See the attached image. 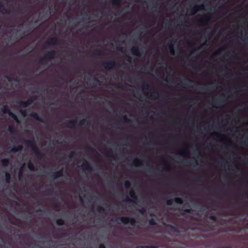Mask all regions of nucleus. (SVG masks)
<instances>
[{
  "mask_svg": "<svg viewBox=\"0 0 248 248\" xmlns=\"http://www.w3.org/2000/svg\"><path fill=\"white\" fill-rule=\"evenodd\" d=\"M25 143L27 146L31 148L35 157L37 159L42 160L44 157V154L39 151L34 139L26 140Z\"/></svg>",
  "mask_w": 248,
  "mask_h": 248,
  "instance_id": "1",
  "label": "nucleus"
},
{
  "mask_svg": "<svg viewBox=\"0 0 248 248\" xmlns=\"http://www.w3.org/2000/svg\"><path fill=\"white\" fill-rule=\"evenodd\" d=\"M56 52L54 50L47 52L44 57L41 58L38 62L41 65L46 64V62H50L55 58Z\"/></svg>",
  "mask_w": 248,
  "mask_h": 248,
  "instance_id": "2",
  "label": "nucleus"
},
{
  "mask_svg": "<svg viewBox=\"0 0 248 248\" xmlns=\"http://www.w3.org/2000/svg\"><path fill=\"white\" fill-rule=\"evenodd\" d=\"M118 220H120L121 223L124 224H127L129 223L132 226H135L136 225V221L133 217H118L116 218L115 221H118Z\"/></svg>",
  "mask_w": 248,
  "mask_h": 248,
  "instance_id": "3",
  "label": "nucleus"
},
{
  "mask_svg": "<svg viewBox=\"0 0 248 248\" xmlns=\"http://www.w3.org/2000/svg\"><path fill=\"white\" fill-rule=\"evenodd\" d=\"M35 97H32L28 99L26 101L19 100L17 101L16 103L20 107L27 108L28 106L31 105L33 103V101L35 100Z\"/></svg>",
  "mask_w": 248,
  "mask_h": 248,
  "instance_id": "4",
  "label": "nucleus"
},
{
  "mask_svg": "<svg viewBox=\"0 0 248 248\" xmlns=\"http://www.w3.org/2000/svg\"><path fill=\"white\" fill-rule=\"evenodd\" d=\"M117 63L114 60L104 62L102 63V66L106 70H110L117 66Z\"/></svg>",
  "mask_w": 248,
  "mask_h": 248,
  "instance_id": "5",
  "label": "nucleus"
},
{
  "mask_svg": "<svg viewBox=\"0 0 248 248\" xmlns=\"http://www.w3.org/2000/svg\"><path fill=\"white\" fill-rule=\"evenodd\" d=\"M63 170L62 169L59 170L54 172H51L48 173L49 176L50 178L53 180L56 179L58 178L61 177L63 175Z\"/></svg>",
  "mask_w": 248,
  "mask_h": 248,
  "instance_id": "6",
  "label": "nucleus"
},
{
  "mask_svg": "<svg viewBox=\"0 0 248 248\" xmlns=\"http://www.w3.org/2000/svg\"><path fill=\"white\" fill-rule=\"evenodd\" d=\"M60 44V40L57 37H51L48 39L46 44L48 46L57 45Z\"/></svg>",
  "mask_w": 248,
  "mask_h": 248,
  "instance_id": "7",
  "label": "nucleus"
},
{
  "mask_svg": "<svg viewBox=\"0 0 248 248\" xmlns=\"http://www.w3.org/2000/svg\"><path fill=\"white\" fill-rule=\"evenodd\" d=\"M203 8L204 5L203 4L201 5H195L191 8V14L194 15L198 11V10L203 9Z\"/></svg>",
  "mask_w": 248,
  "mask_h": 248,
  "instance_id": "8",
  "label": "nucleus"
},
{
  "mask_svg": "<svg viewBox=\"0 0 248 248\" xmlns=\"http://www.w3.org/2000/svg\"><path fill=\"white\" fill-rule=\"evenodd\" d=\"M77 123L78 122L77 120L68 121H66L65 123H64V124H67V127L71 128L75 127L77 124Z\"/></svg>",
  "mask_w": 248,
  "mask_h": 248,
  "instance_id": "9",
  "label": "nucleus"
},
{
  "mask_svg": "<svg viewBox=\"0 0 248 248\" xmlns=\"http://www.w3.org/2000/svg\"><path fill=\"white\" fill-rule=\"evenodd\" d=\"M82 167L83 169L85 170H87L90 171L93 170V168L91 167L90 164L86 160H84L83 163L82 165Z\"/></svg>",
  "mask_w": 248,
  "mask_h": 248,
  "instance_id": "10",
  "label": "nucleus"
},
{
  "mask_svg": "<svg viewBox=\"0 0 248 248\" xmlns=\"http://www.w3.org/2000/svg\"><path fill=\"white\" fill-rule=\"evenodd\" d=\"M30 116L39 122L42 123L44 122L43 121L42 119L39 116L38 113L35 112H32L30 114Z\"/></svg>",
  "mask_w": 248,
  "mask_h": 248,
  "instance_id": "11",
  "label": "nucleus"
},
{
  "mask_svg": "<svg viewBox=\"0 0 248 248\" xmlns=\"http://www.w3.org/2000/svg\"><path fill=\"white\" fill-rule=\"evenodd\" d=\"M23 149L22 145H19L17 146L13 147L9 152V153H14L17 152L21 151Z\"/></svg>",
  "mask_w": 248,
  "mask_h": 248,
  "instance_id": "12",
  "label": "nucleus"
},
{
  "mask_svg": "<svg viewBox=\"0 0 248 248\" xmlns=\"http://www.w3.org/2000/svg\"><path fill=\"white\" fill-rule=\"evenodd\" d=\"M131 53L137 56H140V48L138 46H133L131 49Z\"/></svg>",
  "mask_w": 248,
  "mask_h": 248,
  "instance_id": "13",
  "label": "nucleus"
},
{
  "mask_svg": "<svg viewBox=\"0 0 248 248\" xmlns=\"http://www.w3.org/2000/svg\"><path fill=\"white\" fill-rule=\"evenodd\" d=\"M211 18V16L208 15H204L202 17L200 18L198 20V21L201 23H204L205 22H207Z\"/></svg>",
  "mask_w": 248,
  "mask_h": 248,
  "instance_id": "14",
  "label": "nucleus"
},
{
  "mask_svg": "<svg viewBox=\"0 0 248 248\" xmlns=\"http://www.w3.org/2000/svg\"><path fill=\"white\" fill-rule=\"evenodd\" d=\"M0 12L2 14H7L10 13V11L4 7L2 3L0 1Z\"/></svg>",
  "mask_w": 248,
  "mask_h": 248,
  "instance_id": "15",
  "label": "nucleus"
},
{
  "mask_svg": "<svg viewBox=\"0 0 248 248\" xmlns=\"http://www.w3.org/2000/svg\"><path fill=\"white\" fill-rule=\"evenodd\" d=\"M28 6L26 5H22L16 9V11L19 13H23L27 11Z\"/></svg>",
  "mask_w": 248,
  "mask_h": 248,
  "instance_id": "16",
  "label": "nucleus"
},
{
  "mask_svg": "<svg viewBox=\"0 0 248 248\" xmlns=\"http://www.w3.org/2000/svg\"><path fill=\"white\" fill-rule=\"evenodd\" d=\"M168 46H169L170 52L173 54L174 53V43L172 40L170 41V42L168 43Z\"/></svg>",
  "mask_w": 248,
  "mask_h": 248,
  "instance_id": "17",
  "label": "nucleus"
},
{
  "mask_svg": "<svg viewBox=\"0 0 248 248\" xmlns=\"http://www.w3.org/2000/svg\"><path fill=\"white\" fill-rule=\"evenodd\" d=\"M1 111L4 114H8L9 115L10 113L11 112L9 107L7 105H5L2 108H1Z\"/></svg>",
  "mask_w": 248,
  "mask_h": 248,
  "instance_id": "18",
  "label": "nucleus"
},
{
  "mask_svg": "<svg viewBox=\"0 0 248 248\" xmlns=\"http://www.w3.org/2000/svg\"><path fill=\"white\" fill-rule=\"evenodd\" d=\"M0 163L4 166H8L10 163V159L8 158L2 159L0 160Z\"/></svg>",
  "mask_w": 248,
  "mask_h": 248,
  "instance_id": "19",
  "label": "nucleus"
},
{
  "mask_svg": "<svg viewBox=\"0 0 248 248\" xmlns=\"http://www.w3.org/2000/svg\"><path fill=\"white\" fill-rule=\"evenodd\" d=\"M11 180V175L9 172H5V181L7 184H9Z\"/></svg>",
  "mask_w": 248,
  "mask_h": 248,
  "instance_id": "20",
  "label": "nucleus"
},
{
  "mask_svg": "<svg viewBox=\"0 0 248 248\" xmlns=\"http://www.w3.org/2000/svg\"><path fill=\"white\" fill-rule=\"evenodd\" d=\"M6 78L9 82H12V81H18V78L17 77H14L10 76H6Z\"/></svg>",
  "mask_w": 248,
  "mask_h": 248,
  "instance_id": "21",
  "label": "nucleus"
},
{
  "mask_svg": "<svg viewBox=\"0 0 248 248\" xmlns=\"http://www.w3.org/2000/svg\"><path fill=\"white\" fill-rule=\"evenodd\" d=\"M9 115L11 117H12L14 120H15L17 123H19V121L18 120V117L15 114H14L11 111Z\"/></svg>",
  "mask_w": 248,
  "mask_h": 248,
  "instance_id": "22",
  "label": "nucleus"
},
{
  "mask_svg": "<svg viewBox=\"0 0 248 248\" xmlns=\"http://www.w3.org/2000/svg\"><path fill=\"white\" fill-rule=\"evenodd\" d=\"M150 85L148 83H147L145 82H143V86H142V89L144 91L146 90H149L150 89Z\"/></svg>",
  "mask_w": 248,
  "mask_h": 248,
  "instance_id": "23",
  "label": "nucleus"
},
{
  "mask_svg": "<svg viewBox=\"0 0 248 248\" xmlns=\"http://www.w3.org/2000/svg\"><path fill=\"white\" fill-rule=\"evenodd\" d=\"M28 168L31 171H33L34 170L35 166L34 164L31 162V161H29L28 164Z\"/></svg>",
  "mask_w": 248,
  "mask_h": 248,
  "instance_id": "24",
  "label": "nucleus"
},
{
  "mask_svg": "<svg viewBox=\"0 0 248 248\" xmlns=\"http://www.w3.org/2000/svg\"><path fill=\"white\" fill-rule=\"evenodd\" d=\"M56 224L59 226H62L64 224V221L62 218L58 219L56 220Z\"/></svg>",
  "mask_w": 248,
  "mask_h": 248,
  "instance_id": "25",
  "label": "nucleus"
},
{
  "mask_svg": "<svg viewBox=\"0 0 248 248\" xmlns=\"http://www.w3.org/2000/svg\"><path fill=\"white\" fill-rule=\"evenodd\" d=\"M222 102V100L221 98H218L216 101H215L213 102V103L214 104V107H216V106H218L221 105V103Z\"/></svg>",
  "mask_w": 248,
  "mask_h": 248,
  "instance_id": "26",
  "label": "nucleus"
},
{
  "mask_svg": "<svg viewBox=\"0 0 248 248\" xmlns=\"http://www.w3.org/2000/svg\"><path fill=\"white\" fill-rule=\"evenodd\" d=\"M134 164L135 166H139V165H142V161L140 160V159H139L138 158L136 159L134 161Z\"/></svg>",
  "mask_w": 248,
  "mask_h": 248,
  "instance_id": "27",
  "label": "nucleus"
},
{
  "mask_svg": "<svg viewBox=\"0 0 248 248\" xmlns=\"http://www.w3.org/2000/svg\"><path fill=\"white\" fill-rule=\"evenodd\" d=\"M169 226L172 231L175 232H179V230L177 227L172 225H169Z\"/></svg>",
  "mask_w": 248,
  "mask_h": 248,
  "instance_id": "28",
  "label": "nucleus"
},
{
  "mask_svg": "<svg viewBox=\"0 0 248 248\" xmlns=\"http://www.w3.org/2000/svg\"><path fill=\"white\" fill-rule=\"evenodd\" d=\"M122 0H111V2L113 5L119 6Z\"/></svg>",
  "mask_w": 248,
  "mask_h": 248,
  "instance_id": "29",
  "label": "nucleus"
},
{
  "mask_svg": "<svg viewBox=\"0 0 248 248\" xmlns=\"http://www.w3.org/2000/svg\"><path fill=\"white\" fill-rule=\"evenodd\" d=\"M129 195H130V196L131 198H132L134 199H135V200L138 199L137 196L136 195V193L134 191H133V190L131 191L129 193Z\"/></svg>",
  "mask_w": 248,
  "mask_h": 248,
  "instance_id": "30",
  "label": "nucleus"
},
{
  "mask_svg": "<svg viewBox=\"0 0 248 248\" xmlns=\"http://www.w3.org/2000/svg\"><path fill=\"white\" fill-rule=\"evenodd\" d=\"M8 130L10 132L11 134H14L15 133V128L14 126H9Z\"/></svg>",
  "mask_w": 248,
  "mask_h": 248,
  "instance_id": "31",
  "label": "nucleus"
},
{
  "mask_svg": "<svg viewBox=\"0 0 248 248\" xmlns=\"http://www.w3.org/2000/svg\"><path fill=\"white\" fill-rule=\"evenodd\" d=\"M174 202L176 203L181 204H183V201L181 198H176L174 199Z\"/></svg>",
  "mask_w": 248,
  "mask_h": 248,
  "instance_id": "32",
  "label": "nucleus"
},
{
  "mask_svg": "<svg viewBox=\"0 0 248 248\" xmlns=\"http://www.w3.org/2000/svg\"><path fill=\"white\" fill-rule=\"evenodd\" d=\"M97 211L98 212H99L100 213H105V209L102 206H99L97 207Z\"/></svg>",
  "mask_w": 248,
  "mask_h": 248,
  "instance_id": "33",
  "label": "nucleus"
},
{
  "mask_svg": "<svg viewBox=\"0 0 248 248\" xmlns=\"http://www.w3.org/2000/svg\"><path fill=\"white\" fill-rule=\"evenodd\" d=\"M192 82H193V80H192L189 78H187L182 82V84L184 85L188 86L189 85V83H192Z\"/></svg>",
  "mask_w": 248,
  "mask_h": 248,
  "instance_id": "34",
  "label": "nucleus"
},
{
  "mask_svg": "<svg viewBox=\"0 0 248 248\" xmlns=\"http://www.w3.org/2000/svg\"><path fill=\"white\" fill-rule=\"evenodd\" d=\"M86 122L87 124H90L89 121H86V119H83L79 121V124L82 126L84 125Z\"/></svg>",
  "mask_w": 248,
  "mask_h": 248,
  "instance_id": "35",
  "label": "nucleus"
},
{
  "mask_svg": "<svg viewBox=\"0 0 248 248\" xmlns=\"http://www.w3.org/2000/svg\"><path fill=\"white\" fill-rule=\"evenodd\" d=\"M136 248H157V247L153 246H139Z\"/></svg>",
  "mask_w": 248,
  "mask_h": 248,
  "instance_id": "36",
  "label": "nucleus"
},
{
  "mask_svg": "<svg viewBox=\"0 0 248 248\" xmlns=\"http://www.w3.org/2000/svg\"><path fill=\"white\" fill-rule=\"evenodd\" d=\"M124 187L128 189L131 186V183L128 181H125L124 183Z\"/></svg>",
  "mask_w": 248,
  "mask_h": 248,
  "instance_id": "37",
  "label": "nucleus"
},
{
  "mask_svg": "<svg viewBox=\"0 0 248 248\" xmlns=\"http://www.w3.org/2000/svg\"><path fill=\"white\" fill-rule=\"evenodd\" d=\"M149 224L150 225H155L156 224L155 220L154 218H151L148 220Z\"/></svg>",
  "mask_w": 248,
  "mask_h": 248,
  "instance_id": "38",
  "label": "nucleus"
},
{
  "mask_svg": "<svg viewBox=\"0 0 248 248\" xmlns=\"http://www.w3.org/2000/svg\"><path fill=\"white\" fill-rule=\"evenodd\" d=\"M124 121L127 123H129V124H131L132 123V121L128 118V117H127V116L126 115H124Z\"/></svg>",
  "mask_w": 248,
  "mask_h": 248,
  "instance_id": "39",
  "label": "nucleus"
},
{
  "mask_svg": "<svg viewBox=\"0 0 248 248\" xmlns=\"http://www.w3.org/2000/svg\"><path fill=\"white\" fill-rule=\"evenodd\" d=\"M55 235H56L58 236H65V237H66V236H68V235L67 233L63 232H61L60 233H56V234H55Z\"/></svg>",
  "mask_w": 248,
  "mask_h": 248,
  "instance_id": "40",
  "label": "nucleus"
},
{
  "mask_svg": "<svg viewBox=\"0 0 248 248\" xmlns=\"http://www.w3.org/2000/svg\"><path fill=\"white\" fill-rule=\"evenodd\" d=\"M94 55L101 56L103 55L102 52L99 49H96L95 51V53H94Z\"/></svg>",
  "mask_w": 248,
  "mask_h": 248,
  "instance_id": "41",
  "label": "nucleus"
},
{
  "mask_svg": "<svg viewBox=\"0 0 248 248\" xmlns=\"http://www.w3.org/2000/svg\"><path fill=\"white\" fill-rule=\"evenodd\" d=\"M76 154L75 153V152L74 151H72L71 152L69 155H68V157L69 158H72L73 157H75V156L76 155Z\"/></svg>",
  "mask_w": 248,
  "mask_h": 248,
  "instance_id": "42",
  "label": "nucleus"
},
{
  "mask_svg": "<svg viewBox=\"0 0 248 248\" xmlns=\"http://www.w3.org/2000/svg\"><path fill=\"white\" fill-rule=\"evenodd\" d=\"M209 218L210 220H213L214 221H216L217 220V217L214 215H210L209 217Z\"/></svg>",
  "mask_w": 248,
  "mask_h": 248,
  "instance_id": "43",
  "label": "nucleus"
},
{
  "mask_svg": "<svg viewBox=\"0 0 248 248\" xmlns=\"http://www.w3.org/2000/svg\"><path fill=\"white\" fill-rule=\"evenodd\" d=\"M182 210L186 213H190L191 211V209L190 208H186V209L183 208L182 209Z\"/></svg>",
  "mask_w": 248,
  "mask_h": 248,
  "instance_id": "44",
  "label": "nucleus"
},
{
  "mask_svg": "<svg viewBox=\"0 0 248 248\" xmlns=\"http://www.w3.org/2000/svg\"><path fill=\"white\" fill-rule=\"evenodd\" d=\"M166 204L168 205H171L173 204V201L172 199H169L166 201Z\"/></svg>",
  "mask_w": 248,
  "mask_h": 248,
  "instance_id": "45",
  "label": "nucleus"
},
{
  "mask_svg": "<svg viewBox=\"0 0 248 248\" xmlns=\"http://www.w3.org/2000/svg\"><path fill=\"white\" fill-rule=\"evenodd\" d=\"M93 84H97L100 82L99 80L95 77H93Z\"/></svg>",
  "mask_w": 248,
  "mask_h": 248,
  "instance_id": "46",
  "label": "nucleus"
},
{
  "mask_svg": "<svg viewBox=\"0 0 248 248\" xmlns=\"http://www.w3.org/2000/svg\"><path fill=\"white\" fill-rule=\"evenodd\" d=\"M125 60L130 63L132 62V60L131 57H130V56H128V55L125 56Z\"/></svg>",
  "mask_w": 248,
  "mask_h": 248,
  "instance_id": "47",
  "label": "nucleus"
},
{
  "mask_svg": "<svg viewBox=\"0 0 248 248\" xmlns=\"http://www.w3.org/2000/svg\"><path fill=\"white\" fill-rule=\"evenodd\" d=\"M153 169H154V167L153 166L149 165V168L147 169V170L148 172H152Z\"/></svg>",
  "mask_w": 248,
  "mask_h": 248,
  "instance_id": "48",
  "label": "nucleus"
},
{
  "mask_svg": "<svg viewBox=\"0 0 248 248\" xmlns=\"http://www.w3.org/2000/svg\"><path fill=\"white\" fill-rule=\"evenodd\" d=\"M21 115L24 117L26 116V110H20V111Z\"/></svg>",
  "mask_w": 248,
  "mask_h": 248,
  "instance_id": "49",
  "label": "nucleus"
},
{
  "mask_svg": "<svg viewBox=\"0 0 248 248\" xmlns=\"http://www.w3.org/2000/svg\"><path fill=\"white\" fill-rule=\"evenodd\" d=\"M196 181L199 182H202V177L201 176H198L196 177Z\"/></svg>",
  "mask_w": 248,
  "mask_h": 248,
  "instance_id": "50",
  "label": "nucleus"
},
{
  "mask_svg": "<svg viewBox=\"0 0 248 248\" xmlns=\"http://www.w3.org/2000/svg\"><path fill=\"white\" fill-rule=\"evenodd\" d=\"M214 196L217 199H220L221 198V194L220 193H215Z\"/></svg>",
  "mask_w": 248,
  "mask_h": 248,
  "instance_id": "51",
  "label": "nucleus"
},
{
  "mask_svg": "<svg viewBox=\"0 0 248 248\" xmlns=\"http://www.w3.org/2000/svg\"><path fill=\"white\" fill-rule=\"evenodd\" d=\"M146 209L145 208H141L140 210V212L143 215L144 214V213L146 212Z\"/></svg>",
  "mask_w": 248,
  "mask_h": 248,
  "instance_id": "52",
  "label": "nucleus"
},
{
  "mask_svg": "<svg viewBox=\"0 0 248 248\" xmlns=\"http://www.w3.org/2000/svg\"><path fill=\"white\" fill-rule=\"evenodd\" d=\"M181 153L182 154H184V155L187 154H188V151H187V149L181 151Z\"/></svg>",
  "mask_w": 248,
  "mask_h": 248,
  "instance_id": "53",
  "label": "nucleus"
},
{
  "mask_svg": "<svg viewBox=\"0 0 248 248\" xmlns=\"http://www.w3.org/2000/svg\"><path fill=\"white\" fill-rule=\"evenodd\" d=\"M155 94H158V93H157L156 92H154V93H153V94H151V97H153V98H154V99H156V98H157V97H156V96H155V95H154V94H155Z\"/></svg>",
  "mask_w": 248,
  "mask_h": 248,
  "instance_id": "54",
  "label": "nucleus"
},
{
  "mask_svg": "<svg viewBox=\"0 0 248 248\" xmlns=\"http://www.w3.org/2000/svg\"><path fill=\"white\" fill-rule=\"evenodd\" d=\"M114 85L118 89H122L123 86L120 84H114Z\"/></svg>",
  "mask_w": 248,
  "mask_h": 248,
  "instance_id": "55",
  "label": "nucleus"
},
{
  "mask_svg": "<svg viewBox=\"0 0 248 248\" xmlns=\"http://www.w3.org/2000/svg\"><path fill=\"white\" fill-rule=\"evenodd\" d=\"M201 89L202 90H203V91H205V90H206V91H208V90H209V87H202V88H201Z\"/></svg>",
  "mask_w": 248,
  "mask_h": 248,
  "instance_id": "56",
  "label": "nucleus"
},
{
  "mask_svg": "<svg viewBox=\"0 0 248 248\" xmlns=\"http://www.w3.org/2000/svg\"><path fill=\"white\" fill-rule=\"evenodd\" d=\"M165 167L166 168L167 170H170V167L169 166V165H168L167 164L165 163Z\"/></svg>",
  "mask_w": 248,
  "mask_h": 248,
  "instance_id": "57",
  "label": "nucleus"
},
{
  "mask_svg": "<svg viewBox=\"0 0 248 248\" xmlns=\"http://www.w3.org/2000/svg\"><path fill=\"white\" fill-rule=\"evenodd\" d=\"M99 248H106V247L104 245L101 244L99 246Z\"/></svg>",
  "mask_w": 248,
  "mask_h": 248,
  "instance_id": "58",
  "label": "nucleus"
},
{
  "mask_svg": "<svg viewBox=\"0 0 248 248\" xmlns=\"http://www.w3.org/2000/svg\"><path fill=\"white\" fill-rule=\"evenodd\" d=\"M126 201L129 202H134L132 200H130L128 197H127L126 199Z\"/></svg>",
  "mask_w": 248,
  "mask_h": 248,
  "instance_id": "59",
  "label": "nucleus"
},
{
  "mask_svg": "<svg viewBox=\"0 0 248 248\" xmlns=\"http://www.w3.org/2000/svg\"><path fill=\"white\" fill-rule=\"evenodd\" d=\"M53 206L55 208H58V204L57 203H54L53 204Z\"/></svg>",
  "mask_w": 248,
  "mask_h": 248,
  "instance_id": "60",
  "label": "nucleus"
},
{
  "mask_svg": "<svg viewBox=\"0 0 248 248\" xmlns=\"http://www.w3.org/2000/svg\"><path fill=\"white\" fill-rule=\"evenodd\" d=\"M88 151H94V150L93 149V148H92V147H90V146L88 147Z\"/></svg>",
  "mask_w": 248,
  "mask_h": 248,
  "instance_id": "61",
  "label": "nucleus"
},
{
  "mask_svg": "<svg viewBox=\"0 0 248 248\" xmlns=\"http://www.w3.org/2000/svg\"><path fill=\"white\" fill-rule=\"evenodd\" d=\"M213 136H217V137H218L219 136V134L218 133H214L213 134H212Z\"/></svg>",
  "mask_w": 248,
  "mask_h": 248,
  "instance_id": "62",
  "label": "nucleus"
},
{
  "mask_svg": "<svg viewBox=\"0 0 248 248\" xmlns=\"http://www.w3.org/2000/svg\"><path fill=\"white\" fill-rule=\"evenodd\" d=\"M197 50V48H194L191 51V54H192L195 51H196V50Z\"/></svg>",
  "mask_w": 248,
  "mask_h": 248,
  "instance_id": "63",
  "label": "nucleus"
},
{
  "mask_svg": "<svg viewBox=\"0 0 248 248\" xmlns=\"http://www.w3.org/2000/svg\"><path fill=\"white\" fill-rule=\"evenodd\" d=\"M244 143L246 144H248V138H247L246 140L244 141Z\"/></svg>",
  "mask_w": 248,
  "mask_h": 248,
  "instance_id": "64",
  "label": "nucleus"
}]
</instances>
